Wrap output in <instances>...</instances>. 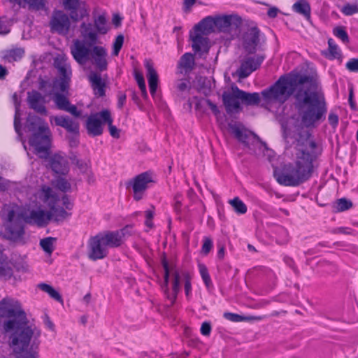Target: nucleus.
<instances>
[{
  "mask_svg": "<svg viewBox=\"0 0 358 358\" xmlns=\"http://www.w3.org/2000/svg\"><path fill=\"white\" fill-rule=\"evenodd\" d=\"M195 67V59L194 54L186 52L181 56L177 64L178 73L189 74Z\"/></svg>",
  "mask_w": 358,
  "mask_h": 358,
  "instance_id": "nucleus-25",
  "label": "nucleus"
},
{
  "mask_svg": "<svg viewBox=\"0 0 358 358\" xmlns=\"http://www.w3.org/2000/svg\"><path fill=\"white\" fill-rule=\"evenodd\" d=\"M103 122L108 126L109 132L111 136L115 138H120V130L113 125V118L110 111L108 109L102 110Z\"/></svg>",
  "mask_w": 358,
  "mask_h": 358,
  "instance_id": "nucleus-36",
  "label": "nucleus"
},
{
  "mask_svg": "<svg viewBox=\"0 0 358 358\" xmlns=\"http://www.w3.org/2000/svg\"><path fill=\"white\" fill-rule=\"evenodd\" d=\"M53 101L59 110H65L69 106L70 101L62 92H56L53 95Z\"/></svg>",
  "mask_w": 358,
  "mask_h": 358,
  "instance_id": "nucleus-40",
  "label": "nucleus"
},
{
  "mask_svg": "<svg viewBox=\"0 0 358 358\" xmlns=\"http://www.w3.org/2000/svg\"><path fill=\"white\" fill-rule=\"evenodd\" d=\"M352 201L345 198H341L336 200L334 206L337 212H343L347 210L352 208Z\"/></svg>",
  "mask_w": 358,
  "mask_h": 358,
  "instance_id": "nucleus-48",
  "label": "nucleus"
},
{
  "mask_svg": "<svg viewBox=\"0 0 358 358\" xmlns=\"http://www.w3.org/2000/svg\"><path fill=\"white\" fill-rule=\"evenodd\" d=\"M12 100L15 105V116H14V128H15L16 133L19 136H21L22 135L21 120H20V113L21 101H20V100L18 97V95L16 92H15L12 95Z\"/></svg>",
  "mask_w": 358,
  "mask_h": 358,
  "instance_id": "nucleus-34",
  "label": "nucleus"
},
{
  "mask_svg": "<svg viewBox=\"0 0 358 358\" xmlns=\"http://www.w3.org/2000/svg\"><path fill=\"white\" fill-rule=\"evenodd\" d=\"M2 217L3 220L7 222V224L13 222L17 217L13 208L8 206H5L3 207L2 210Z\"/></svg>",
  "mask_w": 358,
  "mask_h": 358,
  "instance_id": "nucleus-45",
  "label": "nucleus"
},
{
  "mask_svg": "<svg viewBox=\"0 0 358 358\" xmlns=\"http://www.w3.org/2000/svg\"><path fill=\"white\" fill-rule=\"evenodd\" d=\"M134 76L141 90L142 96L144 99H148V96L146 90V85L143 75L142 74V73L135 69L134 72Z\"/></svg>",
  "mask_w": 358,
  "mask_h": 358,
  "instance_id": "nucleus-41",
  "label": "nucleus"
},
{
  "mask_svg": "<svg viewBox=\"0 0 358 358\" xmlns=\"http://www.w3.org/2000/svg\"><path fill=\"white\" fill-rule=\"evenodd\" d=\"M62 201L63 206L67 210H71L73 207V203L70 200L69 196L67 194H64L62 197Z\"/></svg>",
  "mask_w": 358,
  "mask_h": 358,
  "instance_id": "nucleus-61",
  "label": "nucleus"
},
{
  "mask_svg": "<svg viewBox=\"0 0 358 358\" xmlns=\"http://www.w3.org/2000/svg\"><path fill=\"white\" fill-rule=\"evenodd\" d=\"M27 101L29 108L42 115H48V110L45 107V98L39 92L32 90L27 92Z\"/></svg>",
  "mask_w": 358,
  "mask_h": 358,
  "instance_id": "nucleus-17",
  "label": "nucleus"
},
{
  "mask_svg": "<svg viewBox=\"0 0 358 358\" xmlns=\"http://www.w3.org/2000/svg\"><path fill=\"white\" fill-rule=\"evenodd\" d=\"M9 1L23 7L27 4L30 9L35 10H43L45 6V0H9Z\"/></svg>",
  "mask_w": 358,
  "mask_h": 358,
  "instance_id": "nucleus-37",
  "label": "nucleus"
},
{
  "mask_svg": "<svg viewBox=\"0 0 358 358\" xmlns=\"http://www.w3.org/2000/svg\"><path fill=\"white\" fill-rule=\"evenodd\" d=\"M282 136L285 140H294L296 159L294 163L285 164L280 171H275L274 176L281 185L297 187L308 180L313 173V162L316 157L313 151L317 145L310 133L302 127H297L293 131L284 128Z\"/></svg>",
  "mask_w": 358,
  "mask_h": 358,
  "instance_id": "nucleus-3",
  "label": "nucleus"
},
{
  "mask_svg": "<svg viewBox=\"0 0 358 358\" xmlns=\"http://www.w3.org/2000/svg\"><path fill=\"white\" fill-rule=\"evenodd\" d=\"M242 24V18L236 14L215 16V27L219 32L231 34L238 29Z\"/></svg>",
  "mask_w": 358,
  "mask_h": 358,
  "instance_id": "nucleus-12",
  "label": "nucleus"
},
{
  "mask_svg": "<svg viewBox=\"0 0 358 358\" xmlns=\"http://www.w3.org/2000/svg\"><path fill=\"white\" fill-rule=\"evenodd\" d=\"M231 89V92L225 91L222 95V102L228 114H231L241 110L238 92L240 89L236 85H232Z\"/></svg>",
  "mask_w": 358,
  "mask_h": 358,
  "instance_id": "nucleus-15",
  "label": "nucleus"
},
{
  "mask_svg": "<svg viewBox=\"0 0 358 358\" xmlns=\"http://www.w3.org/2000/svg\"><path fill=\"white\" fill-rule=\"evenodd\" d=\"M54 183L55 187L63 192H66L71 190V185L67 180L62 177H58L56 178Z\"/></svg>",
  "mask_w": 358,
  "mask_h": 358,
  "instance_id": "nucleus-50",
  "label": "nucleus"
},
{
  "mask_svg": "<svg viewBox=\"0 0 358 358\" xmlns=\"http://www.w3.org/2000/svg\"><path fill=\"white\" fill-rule=\"evenodd\" d=\"M55 123L66 130L71 135H79V122L68 115H59L54 117Z\"/></svg>",
  "mask_w": 358,
  "mask_h": 358,
  "instance_id": "nucleus-22",
  "label": "nucleus"
},
{
  "mask_svg": "<svg viewBox=\"0 0 358 358\" xmlns=\"http://www.w3.org/2000/svg\"><path fill=\"white\" fill-rule=\"evenodd\" d=\"M176 88L180 92H185L190 88L189 81L186 79L178 80L176 83Z\"/></svg>",
  "mask_w": 358,
  "mask_h": 358,
  "instance_id": "nucleus-59",
  "label": "nucleus"
},
{
  "mask_svg": "<svg viewBox=\"0 0 358 358\" xmlns=\"http://www.w3.org/2000/svg\"><path fill=\"white\" fill-rule=\"evenodd\" d=\"M151 175L148 172L142 173L127 183V188L132 187L134 199L139 201L143 198L145 191L148 187V184L152 182Z\"/></svg>",
  "mask_w": 358,
  "mask_h": 358,
  "instance_id": "nucleus-13",
  "label": "nucleus"
},
{
  "mask_svg": "<svg viewBox=\"0 0 358 358\" xmlns=\"http://www.w3.org/2000/svg\"><path fill=\"white\" fill-rule=\"evenodd\" d=\"M328 48L329 51V59L339 58L341 56V50L332 38L328 40Z\"/></svg>",
  "mask_w": 358,
  "mask_h": 358,
  "instance_id": "nucleus-49",
  "label": "nucleus"
},
{
  "mask_svg": "<svg viewBox=\"0 0 358 358\" xmlns=\"http://www.w3.org/2000/svg\"><path fill=\"white\" fill-rule=\"evenodd\" d=\"M292 10L310 20L311 17V7L308 0H297L292 6Z\"/></svg>",
  "mask_w": 358,
  "mask_h": 358,
  "instance_id": "nucleus-32",
  "label": "nucleus"
},
{
  "mask_svg": "<svg viewBox=\"0 0 358 358\" xmlns=\"http://www.w3.org/2000/svg\"><path fill=\"white\" fill-rule=\"evenodd\" d=\"M109 246L106 232L102 231L90 238L88 243V257L92 261L102 259L107 257Z\"/></svg>",
  "mask_w": 358,
  "mask_h": 358,
  "instance_id": "nucleus-6",
  "label": "nucleus"
},
{
  "mask_svg": "<svg viewBox=\"0 0 358 358\" xmlns=\"http://www.w3.org/2000/svg\"><path fill=\"white\" fill-rule=\"evenodd\" d=\"M259 42V29L253 27L250 28L243 35V45L246 52L253 54L256 52Z\"/></svg>",
  "mask_w": 358,
  "mask_h": 358,
  "instance_id": "nucleus-19",
  "label": "nucleus"
},
{
  "mask_svg": "<svg viewBox=\"0 0 358 358\" xmlns=\"http://www.w3.org/2000/svg\"><path fill=\"white\" fill-rule=\"evenodd\" d=\"M239 96L241 102L246 106H257L261 99L258 92L250 93L240 89Z\"/></svg>",
  "mask_w": 358,
  "mask_h": 358,
  "instance_id": "nucleus-33",
  "label": "nucleus"
},
{
  "mask_svg": "<svg viewBox=\"0 0 358 358\" xmlns=\"http://www.w3.org/2000/svg\"><path fill=\"white\" fill-rule=\"evenodd\" d=\"M48 162L51 170L56 174L66 175L69 171V162L61 152L50 156Z\"/></svg>",
  "mask_w": 358,
  "mask_h": 358,
  "instance_id": "nucleus-20",
  "label": "nucleus"
},
{
  "mask_svg": "<svg viewBox=\"0 0 358 358\" xmlns=\"http://www.w3.org/2000/svg\"><path fill=\"white\" fill-rule=\"evenodd\" d=\"M190 38L192 41V47L195 53L201 55L208 52L210 46L207 37L203 36L201 33L195 32L194 35L190 36Z\"/></svg>",
  "mask_w": 358,
  "mask_h": 358,
  "instance_id": "nucleus-27",
  "label": "nucleus"
},
{
  "mask_svg": "<svg viewBox=\"0 0 358 358\" xmlns=\"http://www.w3.org/2000/svg\"><path fill=\"white\" fill-rule=\"evenodd\" d=\"M315 85L312 76L296 75L294 78L281 76L273 85L262 92L267 103H285L294 94L295 108L306 127H315L316 122L325 119L327 103L323 94L311 90Z\"/></svg>",
  "mask_w": 358,
  "mask_h": 358,
  "instance_id": "nucleus-1",
  "label": "nucleus"
},
{
  "mask_svg": "<svg viewBox=\"0 0 358 358\" xmlns=\"http://www.w3.org/2000/svg\"><path fill=\"white\" fill-rule=\"evenodd\" d=\"M23 218L21 216V213L17 215V217L13 222L6 224V232L8 234V237L13 240H17L21 238L24 234V224Z\"/></svg>",
  "mask_w": 358,
  "mask_h": 358,
  "instance_id": "nucleus-24",
  "label": "nucleus"
},
{
  "mask_svg": "<svg viewBox=\"0 0 358 358\" xmlns=\"http://www.w3.org/2000/svg\"><path fill=\"white\" fill-rule=\"evenodd\" d=\"M229 127L237 140L242 143L245 147L248 148L253 153L257 154L254 149L256 146H259V149L263 148L264 150H268L266 143L262 141L254 132H247L240 129L237 125L232 124H229Z\"/></svg>",
  "mask_w": 358,
  "mask_h": 358,
  "instance_id": "nucleus-8",
  "label": "nucleus"
},
{
  "mask_svg": "<svg viewBox=\"0 0 358 358\" xmlns=\"http://www.w3.org/2000/svg\"><path fill=\"white\" fill-rule=\"evenodd\" d=\"M71 17L63 10L55 9L49 21L51 32L66 36L69 33L71 28Z\"/></svg>",
  "mask_w": 358,
  "mask_h": 358,
  "instance_id": "nucleus-10",
  "label": "nucleus"
},
{
  "mask_svg": "<svg viewBox=\"0 0 358 358\" xmlns=\"http://www.w3.org/2000/svg\"><path fill=\"white\" fill-rule=\"evenodd\" d=\"M334 34L340 38L344 43H348L349 36L343 27H336L334 29Z\"/></svg>",
  "mask_w": 358,
  "mask_h": 358,
  "instance_id": "nucleus-51",
  "label": "nucleus"
},
{
  "mask_svg": "<svg viewBox=\"0 0 358 358\" xmlns=\"http://www.w3.org/2000/svg\"><path fill=\"white\" fill-rule=\"evenodd\" d=\"M55 66L58 70L59 78L52 80L38 78V88L46 95H54L57 91L68 92L71 79L72 71L69 64L63 61L55 60Z\"/></svg>",
  "mask_w": 358,
  "mask_h": 358,
  "instance_id": "nucleus-5",
  "label": "nucleus"
},
{
  "mask_svg": "<svg viewBox=\"0 0 358 358\" xmlns=\"http://www.w3.org/2000/svg\"><path fill=\"white\" fill-rule=\"evenodd\" d=\"M57 203H48V206L50 209L49 211L51 215H52V220L57 223L62 222L66 219L70 217L71 216V213L69 212L64 207H59L56 206Z\"/></svg>",
  "mask_w": 358,
  "mask_h": 358,
  "instance_id": "nucleus-31",
  "label": "nucleus"
},
{
  "mask_svg": "<svg viewBox=\"0 0 358 358\" xmlns=\"http://www.w3.org/2000/svg\"><path fill=\"white\" fill-rule=\"evenodd\" d=\"M71 53L73 59L80 65L85 64L88 61L94 66L99 72H103L108 69L106 49L100 45L85 47L83 42L73 41L71 47Z\"/></svg>",
  "mask_w": 358,
  "mask_h": 358,
  "instance_id": "nucleus-4",
  "label": "nucleus"
},
{
  "mask_svg": "<svg viewBox=\"0 0 358 358\" xmlns=\"http://www.w3.org/2000/svg\"><path fill=\"white\" fill-rule=\"evenodd\" d=\"M21 216L24 222L36 224L40 227L47 226L52 217V215L49 211H45L40 208L31 210L29 213H22Z\"/></svg>",
  "mask_w": 358,
  "mask_h": 358,
  "instance_id": "nucleus-14",
  "label": "nucleus"
},
{
  "mask_svg": "<svg viewBox=\"0 0 358 358\" xmlns=\"http://www.w3.org/2000/svg\"><path fill=\"white\" fill-rule=\"evenodd\" d=\"M341 11L346 16H350L358 13V5L346 3L341 8Z\"/></svg>",
  "mask_w": 358,
  "mask_h": 358,
  "instance_id": "nucleus-52",
  "label": "nucleus"
},
{
  "mask_svg": "<svg viewBox=\"0 0 358 358\" xmlns=\"http://www.w3.org/2000/svg\"><path fill=\"white\" fill-rule=\"evenodd\" d=\"M213 248V241L210 237L205 236L203 238V243L201 248V252L204 255H208Z\"/></svg>",
  "mask_w": 358,
  "mask_h": 358,
  "instance_id": "nucleus-56",
  "label": "nucleus"
},
{
  "mask_svg": "<svg viewBox=\"0 0 358 358\" xmlns=\"http://www.w3.org/2000/svg\"><path fill=\"white\" fill-rule=\"evenodd\" d=\"M94 26L99 34H106L108 32L107 21L104 15H99L97 17L94 18Z\"/></svg>",
  "mask_w": 358,
  "mask_h": 358,
  "instance_id": "nucleus-43",
  "label": "nucleus"
},
{
  "mask_svg": "<svg viewBox=\"0 0 358 358\" xmlns=\"http://www.w3.org/2000/svg\"><path fill=\"white\" fill-rule=\"evenodd\" d=\"M88 80L95 96L103 97L106 95V85L99 73L94 71L91 72L88 76Z\"/></svg>",
  "mask_w": 358,
  "mask_h": 358,
  "instance_id": "nucleus-26",
  "label": "nucleus"
},
{
  "mask_svg": "<svg viewBox=\"0 0 358 358\" xmlns=\"http://www.w3.org/2000/svg\"><path fill=\"white\" fill-rule=\"evenodd\" d=\"M183 276L185 278V292L186 296L188 298L189 296V294L191 293L192 290V285H191V281H190V276L188 273H184Z\"/></svg>",
  "mask_w": 358,
  "mask_h": 358,
  "instance_id": "nucleus-58",
  "label": "nucleus"
},
{
  "mask_svg": "<svg viewBox=\"0 0 358 358\" xmlns=\"http://www.w3.org/2000/svg\"><path fill=\"white\" fill-rule=\"evenodd\" d=\"M162 265L164 270V283L162 285V289L166 295V298L171 301V305H173L177 298V295L180 289V273L175 270L173 271V280L172 285V291L173 294H171L169 289V277H170V271H173V266L169 267V262L166 258V256L164 255L162 258Z\"/></svg>",
  "mask_w": 358,
  "mask_h": 358,
  "instance_id": "nucleus-7",
  "label": "nucleus"
},
{
  "mask_svg": "<svg viewBox=\"0 0 358 358\" xmlns=\"http://www.w3.org/2000/svg\"><path fill=\"white\" fill-rule=\"evenodd\" d=\"M345 66L351 72H358V58L350 59L346 63Z\"/></svg>",
  "mask_w": 358,
  "mask_h": 358,
  "instance_id": "nucleus-57",
  "label": "nucleus"
},
{
  "mask_svg": "<svg viewBox=\"0 0 358 358\" xmlns=\"http://www.w3.org/2000/svg\"><path fill=\"white\" fill-rule=\"evenodd\" d=\"M24 54V51L22 48H14L8 50L4 57L9 62L18 61L23 57Z\"/></svg>",
  "mask_w": 358,
  "mask_h": 358,
  "instance_id": "nucleus-44",
  "label": "nucleus"
},
{
  "mask_svg": "<svg viewBox=\"0 0 358 358\" xmlns=\"http://www.w3.org/2000/svg\"><path fill=\"white\" fill-rule=\"evenodd\" d=\"M129 226L115 231H105L110 248L120 247L124 242L127 236H131Z\"/></svg>",
  "mask_w": 358,
  "mask_h": 358,
  "instance_id": "nucleus-21",
  "label": "nucleus"
},
{
  "mask_svg": "<svg viewBox=\"0 0 358 358\" xmlns=\"http://www.w3.org/2000/svg\"><path fill=\"white\" fill-rule=\"evenodd\" d=\"M48 123L43 118L36 115L29 114L27 117L26 127L32 134L38 131H44L48 130Z\"/></svg>",
  "mask_w": 358,
  "mask_h": 358,
  "instance_id": "nucleus-28",
  "label": "nucleus"
},
{
  "mask_svg": "<svg viewBox=\"0 0 358 358\" xmlns=\"http://www.w3.org/2000/svg\"><path fill=\"white\" fill-rule=\"evenodd\" d=\"M62 6L64 10L69 12L70 17L73 22H78L89 15L87 6L81 0H62Z\"/></svg>",
  "mask_w": 358,
  "mask_h": 358,
  "instance_id": "nucleus-11",
  "label": "nucleus"
},
{
  "mask_svg": "<svg viewBox=\"0 0 358 358\" xmlns=\"http://www.w3.org/2000/svg\"><path fill=\"white\" fill-rule=\"evenodd\" d=\"M229 203L237 214H245L247 212V206L239 199V197L236 196L233 199L229 200Z\"/></svg>",
  "mask_w": 358,
  "mask_h": 358,
  "instance_id": "nucleus-42",
  "label": "nucleus"
},
{
  "mask_svg": "<svg viewBox=\"0 0 358 358\" xmlns=\"http://www.w3.org/2000/svg\"><path fill=\"white\" fill-rule=\"evenodd\" d=\"M215 29V16H207L194 26L195 32L201 34H209L213 32Z\"/></svg>",
  "mask_w": 358,
  "mask_h": 358,
  "instance_id": "nucleus-30",
  "label": "nucleus"
},
{
  "mask_svg": "<svg viewBox=\"0 0 358 358\" xmlns=\"http://www.w3.org/2000/svg\"><path fill=\"white\" fill-rule=\"evenodd\" d=\"M101 113L102 110L92 114L87 120L86 128L88 134L94 136H99L103 133L102 124L104 123Z\"/></svg>",
  "mask_w": 358,
  "mask_h": 358,
  "instance_id": "nucleus-23",
  "label": "nucleus"
},
{
  "mask_svg": "<svg viewBox=\"0 0 358 358\" xmlns=\"http://www.w3.org/2000/svg\"><path fill=\"white\" fill-rule=\"evenodd\" d=\"M55 241V238L47 237L40 241V245L46 253L50 255L54 250L53 244Z\"/></svg>",
  "mask_w": 358,
  "mask_h": 358,
  "instance_id": "nucleus-46",
  "label": "nucleus"
},
{
  "mask_svg": "<svg viewBox=\"0 0 358 358\" xmlns=\"http://www.w3.org/2000/svg\"><path fill=\"white\" fill-rule=\"evenodd\" d=\"M264 58V55H262L246 57L236 71L239 78L243 79L248 77L253 71L259 68Z\"/></svg>",
  "mask_w": 358,
  "mask_h": 358,
  "instance_id": "nucleus-16",
  "label": "nucleus"
},
{
  "mask_svg": "<svg viewBox=\"0 0 358 358\" xmlns=\"http://www.w3.org/2000/svg\"><path fill=\"white\" fill-rule=\"evenodd\" d=\"M223 317L231 322H239L242 321H250L252 320H259L262 319V317H253V316H243L238 315L237 313H229L226 312L224 313Z\"/></svg>",
  "mask_w": 358,
  "mask_h": 358,
  "instance_id": "nucleus-39",
  "label": "nucleus"
},
{
  "mask_svg": "<svg viewBox=\"0 0 358 358\" xmlns=\"http://www.w3.org/2000/svg\"><path fill=\"white\" fill-rule=\"evenodd\" d=\"M123 43L124 36L122 34L118 35L113 44V55L115 56L119 55V52L123 45Z\"/></svg>",
  "mask_w": 358,
  "mask_h": 358,
  "instance_id": "nucleus-53",
  "label": "nucleus"
},
{
  "mask_svg": "<svg viewBox=\"0 0 358 358\" xmlns=\"http://www.w3.org/2000/svg\"><path fill=\"white\" fill-rule=\"evenodd\" d=\"M42 190L43 193L44 201H46L48 203H57L59 200L58 196L53 193L51 187L43 186L42 187Z\"/></svg>",
  "mask_w": 358,
  "mask_h": 358,
  "instance_id": "nucleus-47",
  "label": "nucleus"
},
{
  "mask_svg": "<svg viewBox=\"0 0 358 358\" xmlns=\"http://www.w3.org/2000/svg\"><path fill=\"white\" fill-rule=\"evenodd\" d=\"M13 268L6 257L0 251V277L8 280L13 276Z\"/></svg>",
  "mask_w": 358,
  "mask_h": 358,
  "instance_id": "nucleus-35",
  "label": "nucleus"
},
{
  "mask_svg": "<svg viewBox=\"0 0 358 358\" xmlns=\"http://www.w3.org/2000/svg\"><path fill=\"white\" fill-rule=\"evenodd\" d=\"M126 100H127L126 94L121 91L118 92V93H117V108L120 109L122 108V107L125 104Z\"/></svg>",
  "mask_w": 358,
  "mask_h": 358,
  "instance_id": "nucleus-62",
  "label": "nucleus"
},
{
  "mask_svg": "<svg viewBox=\"0 0 358 358\" xmlns=\"http://www.w3.org/2000/svg\"><path fill=\"white\" fill-rule=\"evenodd\" d=\"M205 101H206V104L209 106V108H210V110H212V112L213 113V114L215 115H220V111L215 103L212 102L211 100H210L208 99H206Z\"/></svg>",
  "mask_w": 358,
  "mask_h": 358,
  "instance_id": "nucleus-64",
  "label": "nucleus"
},
{
  "mask_svg": "<svg viewBox=\"0 0 358 358\" xmlns=\"http://www.w3.org/2000/svg\"><path fill=\"white\" fill-rule=\"evenodd\" d=\"M38 287L47 293L52 299L63 304L64 301L61 294L53 287L46 283H40L38 285Z\"/></svg>",
  "mask_w": 358,
  "mask_h": 358,
  "instance_id": "nucleus-38",
  "label": "nucleus"
},
{
  "mask_svg": "<svg viewBox=\"0 0 358 358\" xmlns=\"http://www.w3.org/2000/svg\"><path fill=\"white\" fill-rule=\"evenodd\" d=\"M182 199L183 197L180 193H177L175 194L173 198V208L176 213H180L181 211Z\"/></svg>",
  "mask_w": 358,
  "mask_h": 358,
  "instance_id": "nucleus-55",
  "label": "nucleus"
},
{
  "mask_svg": "<svg viewBox=\"0 0 358 358\" xmlns=\"http://www.w3.org/2000/svg\"><path fill=\"white\" fill-rule=\"evenodd\" d=\"M199 267L201 276L205 285L209 287L211 285V280L206 266L203 264H199Z\"/></svg>",
  "mask_w": 358,
  "mask_h": 358,
  "instance_id": "nucleus-54",
  "label": "nucleus"
},
{
  "mask_svg": "<svg viewBox=\"0 0 358 358\" xmlns=\"http://www.w3.org/2000/svg\"><path fill=\"white\" fill-rule=\"evenodd\" d=\"M0 317L6 318L3 323L5 332H11L10 345L15 358H38V338L41 331L28 325L27 314L20 302L6 296L0 301Z\"/></svg>",
  "mask_w": 358,
  "mask_h": 358,
  "instance_id": "nucleus-2",
  "label": "nucleus"
},
{
  "mask_svg": "<svg viewBox=\"0 0 358 358\" xmlns=\"http://www.w3.org/2000/svg\"><path fill=\"white\" fill-rule=\"evenodd\" d=\"M64 111L69 113L75 117H80L81 116V111L78 110L76 106L72 105L71 103Z\"/></svg>",
  "mask_w": 358,
  "mask_h": 358,
  "instance_id": "nucleus-60",
  "label": "nucleus"
},
{
  "mask_svg": "<svg viewBox=\"0 0 358 358\" xmlns=\"http://www.w3.org/2000/svg\"><path fill=\"white\" fill-rule=\"evenodd\" d=\"M51 131L48 127L44 131H38L32 134L29 138V145L35 150V152L40 158L46 159L50 154L51 146Z\"/></svg>",
  "mask_w": 358,
  "mask_h": 358,
  "instance_id": "nucleus-9",
  "label": "nucleus"
},
{
  "mask_svg": "<svg viewBox=\"0 0 358 358\" xmlns=\"http://www.w3.org/2000/svg\"><path fill=\"white\" fill-rule=\"evenodd\" d=\"M98 34L99 33L92 23L84 22L80 24V35L83 39L75 41L83 42L85 47H92L98 43Z\"/></svg>",
  "mask_w": 358,
  "mask_h": 358,
  "instance_id": "nucleus-18",
  "label": "nucleus"
},
{
  "mask_svg": "<svg viewBox=\"0 0 358 358\" xmlns=\"http://www.w3.org/2000/svg\"><path fill=\"white\" fill-rule=\"evenodd\" d=\"M211 331V325L210 322H204L201 327V333L203 336H209Z\"/></svg>",
  "mask_w": 358,
  "mask_h": 358,
  "instance_id": "nucleus-63",
  "label": "nucleus"
},
{
  "mask_svg": "<svg viewBox=\"0 0 358 358\" xmlns=\"http://www.w3.org/2000/svg\"><path fill=\"white\" fill-rule=\"evenodd\" d=\"M145 67L147 70V78L150 88V92L152 96L155 95L158 82L159 77L156 70L154 68L153 64L150 60L145 61Z\"/></svg>",
  "mask_w": 358,
  "mask_h": 358,
  "instance_id": "nucleus-29",
  "label": "nucleus"
}]
</instances>
